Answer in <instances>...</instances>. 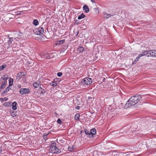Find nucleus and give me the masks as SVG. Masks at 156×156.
<instances>
[{"label": "nucleus", "mask_w": 156, "mask_h": 156, "mask_svg": "<svg viewBox=\"0 0 156 156\" xmlns=\"http://www.w3.org/2000/svg\"><path fill=\"white\" fill-rule=\"evenodd\" d=\"M141 95H137L132 96L127 102L125 106L128 108L132 105L136 104L141 99Z\"/></svg>", "instance_id": "f257e3e1"}, {"label": "nucleus", "mask_w": 156, "mask_h": 156, "mask_svg": "<svg viewBox=\"0 0 156 156\" xmlns=\"http://www.w3.org/2000/svg\"><path fill=\"white\" fill-rule=\"evenodd\" d=\"M140 55V56L141 57L145 55L147 57L150 56L153 57H156V50H152L150 51H144Z\"/></svg>", "instance_id": "f03ea898"}, {"label": "nucleus", "mask_w": 156, "mask_h": 156, "mask_svg": "<svg viewBox=\"0 0 156 156\" xmlns=\"http://www.w3.org/2000/svg\"><path fill=\"white\" fill-rule=\"evenodd\" d=\"M49 150L53 154H59L61 152V150L56 147V144L55 143H52Z\"/></svg>", "instance_id": "7ed1b4c3"}, {"label": "nucleus", "mask_w": 156, "mask_h": 156, "mask_svg": "<svg viewBox=\"0 0 156 156\" xmlns=\"http://www.w3.org/2000/svg\"><path fill=\"white\" fill-rule=\"evenodd\" d=\"M92 82V80L91 78L89 77H86L83 79L80 83V85H90Z\"/></svg>", "instance_id": "20e7f679"}, {"label": "nucleus", "mask_w": 156, "mask_h": 156, "mask_svg": "<svg viewBox=\"0 0 156 156\" xmlns=\"http://www.w3.org/2000/svg\"><path fill=\"white\" fill-rule=\"evenodd\" d=\"M33 31L36 34L41 35L44 33V29L42 27H39L38 29H35Z\"/></svg>", "instance_id": "39448f33"}, {"label": "nucleus", "mask_w": 156, "mask_h": 156, "mask_svg": "<svg viewBox=\"0 0 156 156\" xmlns=\"http://www.w3.org/2000/svg\"><path fill=\"white\" fill-rule=\"evenodd\" d=\"M30 92L29 88H22L20 89L19 93L21 95L26 94H29Z\"/></svg>", "instance_id": "423d86ee"}, {"label": "nucleus", "mask_w": 156, "mask_h": 156, "mask_svg": "<svg viewBox=\"0 0 156 156\" xmlns=\"http://www.w3.org/2000/svg\"><path fill=\"white\" fill-rule=\"evenodd\" d=\"M41 85L43 86L42 85L40 81L39 80L34 82L33 84V87L36 88H38V87H40V86H41Z\"/></svg>", "instance_id": "0eeeda50"}, {"label": "nucleus", "mask_w": 156, "mask_h": 156, "mask_svg": "<svg viewBox=\"0 0 156 156\" xmlns=\"http://www.w3.org/2000/svg\"><path fill=\"white\" fill-rule=\"evenodd\" d=\"M42 58L49 59L50 58V56L49 54L47 53H44L41 55Z\"/></svg>", "instance_id": "6e6552de"}, {"label": "nucleus", "mask_w": 156, "mask_h": 156, "mask_svg": "<svg viewBox=\"0 0 156 156\" xmlns=\"http://www.w3.org/2000/svg\"><path fill=\"white\" fill-rule=\"evenodd\" d=\"M11 89L10 88L9 86L8 87L6 88L1 93L2 95H3L4 94L8 92L9 90Z\"/></svg>", "instance_id": "1a4fd4ad"}, {"label": "nucleus", "mask_w": 156, "mask_h": 156, "mask_svg": "<svg viewBox=\"0 0 156 156\" xmlns=\"http://www.w3.org/2000/svg\"><path fill=\"white\" fill-rule=\"evenodd\" d=\"M83 10L85 12L87 13L89 12V8L87 5H84L83 7Z\"/></svg>", "instance_id": "9d476101"}, {"label": "nucleus", "mask_w": 156, "mask_h": 156, "mask_svg": "<svg viewBox=\"0 0 156 156\" xmlns=\"http://www.w3.org/2000/svg\"><path fill=\"white\" fill-rule=\"evenodd\" d=\"M38 91L40 92L41 94H42V95L44 94L46 92V91L45 90L42 88L41 86H40L39 88Z\"/></svg>", "instance_id": "9b49d317"}, {"label": "nucleus", "mask_w": 156, "mask_h": 156, "mask_svg": "<svg viewBox=\"0 0 156 156\" xmlns=\"http://www.w3.org/2000/svg\"><path fill=\"white\" fill-rule=\"evenodd\" d=\"M17 103L16 101L13 102L12 105V109L14 110H16L17 108Z\"/></svg>", "instance_id": "f8f14e48"}, {"label": "nucleus", "mask_w": 156, "mask_h": 156, "mask_svg": "<svg viewBox=\"0 0 156 156\" xmlns=\"http://www.w3.org/2000/svg\"><path fill=\"white\" fill-rule=\"evenodd\" d=\"M84 50V48L83 47H79L77 48V52L81 53Z\"/></svg>", "instance_id": "ddd939ff"}, {"label": "nucleus", "mask_w": 156, "mask_h": 156, "mask_svg": "<svg viewBox=\"0 0 156 156\" xmlns=\"http://www.w3.org/2000/svg\"><path fill=\"white\" fill-rule=\"evenodd\" d=\"M90 136L92 137L93 135H94L96 133V130L95 129H92L90 130Z\"/></svg>", "instance_id": "4468645a"}, {"label": "nucleus", "mask_w": 156, "mask_h": 156, "mask_svg": "<svg viewBox=\"0 0 156 156\" xmlns=\"http://www.w3.org/2000/svg\"><path fill=\"white\" fill-rule=\"evenodd\" d=\"M65 41V40L64 39L59 40L57 41L55 44L56 45H60V44L63 43Z\"/></svg>", "instance_id": "2eb2a0df"}, {"label": "nucleus", "mask_w": 156, "mask_h": 156, "mask_svg": "<svg viewBox=\"0 0 156 156\" xmlns=\"http://www.w3.org/2000/svg\"><path fill=\"white\" fill-rule=\"evenodd\" d=\"M8 75H3L1 79L2 80H4V82L5 81H7L6 80H7V79H8Z\"/></svg>", "instance_id": "dca6fc26"}, {"label": "nucleus", "mask_w": 156, "mask_h": 156, "mask_svg": "<svg viewBox=\"0 0 156 156\" xmlns=\"http://www.w3.org/2000/svg\"><path fill=\"white\" fill-rule=\"evenodd\" d=\"M7 83V81H5L1 85L0 87L2 89H3L5 87V84Z\"/></svg>", "instance_id": "f3484780"}, {"label": "nucleus", "mask_w": 156, "mask_h": 156, "mask_svg": "<svg viewBox=\"0 0 156 156\" xmlns=\"http://www.w3.org/2000/svg\"><path fill=\"white\" fill-rule=\"evenodd\" d=\"M51 86L55 87L57 85V84L56 83V82L55 81V80H54L50 84Z\"/></svg>", "instance_id": "a211bd4d"}, {"label": "nucleus", "mask_w": 156, "mask_h": 156, "mask_svg": "<svg viewBox=\"0 0 156 156\" xmlns=\"http://www.w3.org/2000/svg\"><path fill=\"white\" fill-rule=\"evenodd\" d=\"M13 79L10 78L9 80V86H12L13 85Z\"/></svg>", "instance_id": "6ab92c4d"}, {"label": "nucleus", "mask_w": 156, "mask_h": 156, "mask_svg": "<svg viewBox=\"0 0 156 156\" xmlns=\"http://www.w3.org/2000/svg\"><path fill=\"white\" fill-rule=\"evenodd\" d=\"M9 40L8 41V44L9 47L11 46V44L12 43V42L13 41L12 38V37L9 38Z\"/></svg>", "instance_id": "aec40b11"}, {"label": "nucleus", "mask_w": 156, "mask_h": 156, "mask_svg": "<svg viewBox=\"0 0 156 156\" xmlns=\"http://www.w3.org/2000/svg\"><path fill=\"white\" fill-rule=\"evenodd\" d=\"M140 55H139L136 58V59L135 60V61L133 62V64H135L136 63V62H137V61L139 60L140 58L141 57L140 56Z\"/></svg>", "instance_id": "412c9836"}, {"label": "nucleus", "mask_w": 156, "mask_h": 156, "mask_svg": "<svg viewBox=\"0 0 156 156\" xmlns=\"http://www.w3.org/2000/svg\"><path fill=\"white\" fill-rule=\"evenodd\" d=\"M79 117H80V115L78 113L76 114L74 117V118L76 120H78V121L79 120Z\"/></svg>", "instance_id": "4be33fe9"}, {"label": "nucleus", "mask_w": 156, "mask_h": 156, "mask_svg": "<svg viewBox=\"0 0 156 156\" xmlns=\"http://www.w3.org/2000/svg\"><path fill=\"white\" fill-rule=\"evenodd\" d=\"M85 17V15L83 13H82L80 16H79L78 17V19L80 20L84 18Z\"/></svg>", "instance_id": "5701e85b"}, {"label": "nucleus", "mask_w": 156, "mask_h": 156, "mask_svg": "<svg viewBox=\"0 0 156 156\" xmlns=\"http://www.w3.org/2000/svg\"><path fill=\"white\" fill-rule=\"evenodd\" d=\"M84 132H85V133L87 134V135H90V137L91 136H90V132L89 131H88L87 129H85L84 130Z\"/></svg>", "instance_id": "b1692460"}, {"label": "nucleus", "mask_w": 156, "mask_h": 156, "mask_svg": "<svg viewBox=\"0 0 156 156\" xmlns=\"http://www.w3.org/2000/svg\"><path fill=\"white\" fill-rule=\"evenodd\" d=\"M111 16V15L110 14L105 13L104 14V17L107 19Z\"/></svg>", "instance_id": "393cba45"}, {"label": "nucleus", "mask_w": 156, "mask_h": 156, "mask_svg": "<svg viewBox=\"0 0 156 156\" xmlns=\"http://www.w3.org/2000/svg\"><path fill=\"white\" fill-rule=\"evenodd\" d=\"M33 24L35 26H37L38 24V21L37 20H33Z\"/></svg>", "instance_id": "a878e982"}, {"label": "nucleus", "mask_w": 156, "mask_h": 156, "mask_svg": "<svg viewBox=\"0 0 156 156\" xmlns=\"http://www.w3.org/2000/svg\"><path fill=\"white\" fill-rule=\"evenodd\" d=\"M17 74L19 76H21V77H22V76H23L25 75V74L23 72H19V73H18Z\"/></svg>", "instance_id": "bb28decb"}, {"label": "nucleus", "mask_w": 156, "mask_h": 156, "mask_svg": "<svg viewBox=\"0 0 156 156\" xmlns=\"http://www.w3.org/2000/svg\"><path fill=\"white\" fill-rule=\"evenodd\" d=\"M10 103L8 102H6L4 103L3 105L5 107H9V106Z\"/></svg>", "instance_id": "cd10ccee"}, {"label": "nucleus", "mask_w": 156, "mask_h": 156, "mask_svg": "<svg viewBox=\"0 0 156 156\" xmlns=\"http://www.w3.org/2000/svg\"><path fill=\"white\" fill-rule=\"evenodd\" d=\"M6 67V65H3L0 66V71H1L3 69Z\"/></svg>", "instance_id": "c85d7f7f"}, {"label": "nucleus", "mask_w": 156, "mask_h": 156, "mask_svg": "<svg viewBox=\"0 0 156 156\" xmlns=\"http://www.w3.org/2000/svg\"><path fill=\"white\" fill-rule=\"evenodd\" d=\"M68 149L69 151H72L74 150L73 147H68Z\"/></svg>", "instance_id": "c756f323"}, {"label": "nucleus", "mask_w": 156, "mask_h": 156, "mask_svg": "<svg viewBox=\"0 0 156 156\" xmlns=\"http://www.w3.org/2000/svg\"><path fill=\"white\" fill-rule=\"evenodd\" d=\"M62 121L60 119H58L57 120V123L59 124H61L62 123Z\"/></svg>", "instance_id": "7c9ffc66"}, {"label": "nucleus", "mask_w": 156, "mask_h": 156, "mask_svg": "<svg viewBox=\"0 0 156 156\" xmlns=\"http://www.w3.org/2000/svg\"><path fill=\"white\" fill-rule=\"evenodd\" d=\"M21 76H19L17 74V76H16V80H19L21 79Z\"/></svg>", "instance_id": "2f4dec72"}, {"label": "nucleus", "mask_w": 156, "mask_h": 156, "mask_svg": "<svg viewBox=\"0 0 156 156\" xmlns=\"http://www.w3.org/2000/svg\"><path fill=\"white\" fill-rule=\"evenodd\" d=\"M94 11L96 13H99V11H98V9L97 8H94Z\"/></svg>", "instance_id": "473e14b6"}, {"label": "nucleus", "mask_w": 156, "mask_h": 156, "mask_svg": "<svg viewBox=\"0 0 156 156\" xmlns=\"http://www.w3.org/2000/svg\"><path fill=\"white\" fill-rule=\"evenodd\" d=\"M62 73L61 72H58L57 73V76L58 77H60L62 75Z\"/></svg>", "instance_id": "72a5a7b5"}, {"label": "nucleus", "mask_w": 156, "mask_h": 156, "mask_svg": "<svg viewBox=\"0 0 156 156\" xmlns=\"http://www.w3.org/2000/svg\"><path fill=\"white\" fill-rule=\"evenodd\" d=\"M1 99H2V101H6L8 99V98H1Z\"/></svg>", "instance_id": "f704fd0d"}, {"label": "nucleus", "mask_w": 156, "mask_h": 156, "mask_svg": "<svg viewBox=\"0 0 156 156\" xmlns=\"http://www.w3.org/2000/svg\"><path fill=\"white\" fill-rule=\"evenodd\" d=\"M80 107L79 106H77L75 108L76 109H77V110H79L80 109Z\"/></svg>", "instance_id": "c9c22d12"}, {"label": "nucleus", "mask_w": 156, "mask_h": 156, "mask_svg": "<svg viewBox=\"0 0 156 156\" xmlns=\"http://www.w3.org/2000/svg\"><path fill=\"white\" fill-rule=\"evenodd\" d=\"M2 152V147H0V153Z\"/></svg>", "instance_id": "e433bc0d"}, {"label": "nucleus", "mask_w": 156, "mask_h": 156, "mask_svg": "<svg viewBox=\"0 0 156 156\" xmlns=\"http://www.w3.org/2000/svg\"><path fill=\"white\" fill-rule=\"evenodd\" d=\"M17 87L18 88H20L21 87V85L20 84H19L17 86Z\"/></svg>", "instance_id": "4c0bfd02"}, {"label": "nucleus", "mask_w": 156, "mask_h": 156, "mask_svg": "<svg viewBox=\"0 0 156 156\" xmlns=\"http://www.w3.org/2000/svg\"><path fill=\"white\" fill-rule=\"evenodd\" d=\"M90 1L93 3H95V2L94 0H90Z\"/></svg>", "instance_id": "58836bf2"}]
</instances>
